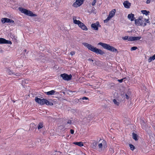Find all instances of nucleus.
Masks as SVG:
<instances>
[{"mask_svg": "<svg viewBox=\"0 0 155 155\" xmlns=\"http://www.w3.org/2000/svg\"><path fill=\"white\" fill-rule=\"evenodd\" d=\"M82 44L84 46L86 47L89 50L97 54L102 55L105 54V53L101 50L97 48L96 47H94L90 44L86 42H84Z\"/></svg>", "mask_w": 155, "mask_h": 155, "instance_id": "f257e3e1", "label": "nucleus"}, {"mask_svg": "<svg viewBox=\"0 0 155 155\" xmlns=\"http://www.w3.org/2000/svg\"><path fill=\"white\" fill-rule=\"evenodd\" d=\"M98 45H101L104 48L112 52H118L117 50L114 47L111 46L108 44L100 42L98 44Z\"/></svg>", "mask_w": 155, "mask_h": 155, "instance_id": "f03ea898", "label": "nucleus"}, {"mask_svg": "<svg viewBox=\"0 0 155 155\" xmlns=\"http://www.w3.org/2000/svg\"><path fill=\"white\" fill-rule=\"evenodd\" d=\"M18 9L21 13H24L25 15L31 17L37 16L36 14H34L32 12L26 9L23 8L21 7H19Z\"/></svg>", "mask_w": 155, "mask_h": 155, "instance_id": "7ed1b4c3", "label": "nucleus"}, {"mask_svg": "<svg viewBox=\"0 0 155 155\" xmlns=\"http://www.w3.org/2000/svg\"><path fill=\"white\" fill-rule=\"evenodd\" d=\"M60 76L63 80L68 81L71 80L72 77L71 74L68 75L65 73L61 74Z\"/></svg>", "mask_w": 155, "mask_h": 155, "instance_id": "20e7f679", "label": "nucleus"}, {"mask_svg": "<svg viewBox=\"0 0 155 155\" xmlns=\"http://www.w3.org/2000/svg\"><path fill=\"white\" fill-rule=\"evenodd\" d=\"M84 0H76V2L74 3L73 6L74 7L77 8L81 5L84 3Z\"/></svg>", "mask_w": 155, "mask_h": 155, "instance_id": "39448f33", "label": "nucleus"}, {"mask_svg": "<svg viewBox=\"0 0 155 155\" xmlns=\"http://www.w3.org/2000/svg\"><path fill=\"white\" fill-rule=\"evenodd\" d=\"M76 18L77 17L76 16H74L73 17V22L74 24L78 25L79 27L81 29L82 26L84 24L80 21L77 20Z\"/></svg>", "mask_w": 155, "mask_h": 155, "instance_id": "423d86ee", "label": "nucleus"}, {"mask_svg": "<svg viewBox=\"0 0 155 155\" xmlns=\"http://www.w3.org/2000/svg\"><path fill=\"white\" fill-rule=\"evenodd\" d=\"M0 44H8L11 45L12 42L9 40H6L3 38H0Z\"/></svg>", "mask_w": 155, "mask_h": 155, "instance_id": "0eeeda50", "label": "nucleus"}, {"mask_svg": "<svg viewBox=\"0 0 155 155\" xmlns=\"http://www.w3.org/2000/svg\"><path fill=\"white\" fill-rule=\"evenodd\" d=\"M45 100V99H41L40 98H38L37 97H36L35 99V102L41 105L44 104Z\"/></svg>", "mask_w": 155, "mask_h": 155, "instance_id": "6e6552de", "label": "nucleus"}, {"mask_svg": "<svg viewBox=\"0 0 155 155\" xmlns=\"http://www.w3.org/2000/svg\"><path fill=\"white\" fill-rule=\"evenodd\" d=\"M91 26L94 30H97L98 29V27H101V25L99 22H97L96 23L92 24Z\"/></svg>", "mask_w": 155, "mask_h": 155, "instance_id": "1a4fd4ad", "label": "nucleus"}, {"mask_svg": "<svg viewBox=\"0 0 155 155\" xmlns=\"http://www.w3.org/2000/svg\"><path fill=\"white\" fill-rule=\"evenodd\" d=\"M103 144H102V143H100L98 144V150L99 152H101L102 151L103 147H104V148L105 147V146L106 145H104V143H105L106 145V144L105 140H103Z\"/></svg>", "mask_w": 155, "mask_h": 155, "instance_id": "9d476101", "label": "nucleus"}, {"mask_svg": "<svg viewBox=\"0 0 155 155\" xmlns=\"http://www.w3.org/2000/svg\"><path fill=\"white\" fill-rule=\"evenodd\" d=\"M2 22L3 23H14V21L10 19L7 18H3L1 19Z\"/></svg>", "mask_w": 155, "mask_h": 155, "instance_id": "9b49d317", "label": "nucleus"}, {"mask_svg": "<svg viewBox=\"0 0 155 155\" xmlns=\"http://www.w3.org/2000/svg\"><path fill=\"white\" fill-rule=\"evenodd\" d=\"M144 21L143 20H139L138 22H137V24H135V25L137 26H145L147 24L146 23H144Z\"/></svg>", "mask_w": 155, "mask_h": 155, "instance_id": "f8f14e48", "label": "nucleus"}, {"mask_svg": "<svg viewBox=\"0 0 155 155\" xmlns=\"http://www.w3.org/2000/svg\"><path fill=\"white\" fill-rule=\"evenodd\" d=\"M124 7L126 8H130L131 5V3L129 2L128 1L124 2L123 3Z\"/></svg>", "mask_w": 155, "mask_h": 155, "instance_id": "ddd939ff", "label": "nucleus"}, {"mask_svg": "<svg viewBox=\"0 0 155 155\" xmlns=\"http://www.w3.org/2000/svg\"><path fill=\"white\" fill-rule=\"evenodd\" d=\"M127 17L131 21H134L135 19V18L134 17V15L132 13L128 14Z\"/></svg>", "mask_w": 155, "mask_h": 155, "instance_id": "4468645a", "label": "nucleus"}, {"mask_svg": "<svg viewBox=\"0 0 155 155\" xmlns=\"http://www.w3.org/2000/svg\"><path fill=\"white\" fill-rule=\"evenodd\" d=\"M97 142L95 140L93 141L91 145V146L93 148L95 149H97Z\"/></svg>", "mask_w": 155, "mask_h": 155, "instance_id": "2eb2a0df", "label": "nucleus"}, {"mask_svg": "<svg viewBox=\"0 0 155 155\" xmlns=\"http://www.w3.org/2000/svg\"><path fill=\"white\" fill-rule=\"evenodd\" d=\"M46 104L47 105H50L52 106L53 105V104L51 102H50V101H48L47 100L45 99V100L44 102V104Z\"/></svg>", "mask_w": 155, "mask_h": 155, "instance_id": "dca6fc26", "label": "nucleus"}, {"mask_svg": "<svg viewBox=\"0 0 155 155\" xmlns=\"http://www.w3.org/2000/svg\"><path fill=\"white\" fill-rule=\"evenodd\" d=\"M115 12L116 10L115 9H114L111 11L110 12L109 15L112 18L115 15Z\"/></svg>", "mask_w": 155, "mask_h": 155, "instance_id": "f3484780", "label": "nucleus"}, {"mask_svg": "<svg viewBox=\"0 0 155 155\" xmlns=\"http://www.w3.org/2000/svg\"><path fill=\"white\" fill-rule=\"evenodd\" d=\"M55 92V91L52 90L48 92H45V93L47 95H52L54 94Z\"/></svg>", "mask_w": 155, "mask_h": 155, "instance_id": "a211bd4d", "label": "nucleus"}, {"mask_svg": "<svg viewBox=\"0 0 155 155\" xmlns=\"http://www.w3.org/2000/svg\"><path fill=\"white\" fill-rule=\"evenodd\" d=\"M132 136L133 139H134L136 141L138 140V139L137 138V137L138 136L136 134H135L134 132H133L132 133Z\"/></svg>", "mask_w": 155, "mask_h": 155, "instance_id": "6ab92c4d", "label": "nucleus"}, {"mask_svg": "<svg viewBox=\"0 0 155 155\" xmlns=\"http://www.w3.org/2000/svg\"><path fill=\"white\" fill-rule=\"evenodd\" d=\"M73 144L78 146L80 147H82L84 145L82 142H74L73 143Z\"/></svg>", "mask_w": 155, "mask_h": 155, "instance_id": "aec40b11", "label": "nucleus"}, {"mask_svg": "<svg viewBox=\"0 0 155 155\" xmlns=\"http://www.w3.org/2000/svg\"><path fill=\"white\" fill-rule=\"evenodd\" d=\"M141 12L143 14V15H146L147 16L149 15V13H150V12L149 11H147L146 10H143L141 11Z\"/></svg>", "mask_w": 155, "mask_h": 155, "instance_id": "412c9836", "label": "nucleus"}, {"mask_svg": "<svg viewBox=\"0 0 155 155\" xmlns=\"http://www.w3.org/2000/svg\"><path fill=\"white\" fill-rule=\"evenodd\" d=\"M155 59V54L153 56L150 57L148 59V61L149 62H151L152 61L154 60Z\"/></svg>", "mask_w": 155, "mask_h": 155, "instance_id": "4be33fe9", "label": "nucleus"}, {"mask_svg": "<svg viewBox=\"0 0 155 155\" xmlns=\"http://www.w3.org/2000/svg\"><path fill=\"white\" fill-rule=\"evenodd\" d=\"M141 38L140 36L133 37V41H137L140 39Z\"/></svg>", "mask_w": 155, "mask_h": 155, "instance_id": "5701e85b", "label": "nucleus"}, {"mask_svg": "<svg viewBox=\"0 0 155 155\" xmlns=\"http://www.w3.org/2000/svg\"><path fill=\"white\" fill-rule=\"evenodd\" d=\"M143 18L142 16H140L137 19H135V24H137V22H138V21L139 20H142V19Z\"/></svg>", "mask_w": 155, "mask_h": 155, "instance_id": "b1692460", "label": "nucleus"}, {"mask_svg": "<svg viewBox=\"0 0 155 155\" xmlns=\"http://www.w3.org/2000/svg\"><path fill=\"white\" fill-rule=\"evenodd\" d=\"M43 127V125L42 123H40L38 125V130L42 128Z\"/></svg>", "mask_w": 155, "mask_h": 155, "instance_id": "393cba45", "label": "nucleus"}, {"mask_svg": "<svg viewBox=\"0 0 155 155\" xmlns=\"http://www.w3.org/2000/svg\"><path fill=\"white\" fill-rule=\"evenodd\" d=\"M111 18H112L108 15L107 18L104 20V22L105 23H107Z\"/></svg>", "mask_w": 155, "mask_h": 155, "instance_id": "a878e982", "label": "nucleus"}, {"mask_svg": "<svg viewBox=\"0 0 155 155\" xmlns=\"http://www.w3.org/2000/svg\"><path fill=\"white\" fill-rule=\"evenodd\" d=\"M81 29L84 31H87L88 30L87 28L84 24L82 26Z\"/></svg>", "mask_w": 155, "mask_h": 155, "instance_id": "bb28decb", "label": "nucleus"}, {"mask_svg": "<svg viewBox=\"0 0 155 155\" xmlns=\"http://www.w3.org/2000/svg\"><path fill=\"white\" fill-rule=\"evenodd\" d=\"M129 146L130 150H133L135 149V147L132 144H129Z\"/></svg>", "mask_w": 155, "mask_h": 155, "instance_id": "cd10ccee", "label": "nucleus"}, {"mask_svg": "<svg viewBox=\"0 0 155 155\" xmlns=\"http://www.w3.org/2000/svg\"><path fill=\"white\" fill-rule=\"evenodd\" d=\"M113 101L114 103L117 106H118L119 105V103L116 100L114 99L113 100Z\"/></svg>", "mask_w": 155, "mask_h": 155, "instance_id": "c85d7f7f", "label": "nucleus"}, {"mask_svg": "<svg viewBox=\"0 0 155 155\" xmlns=\"http://www.w3.org/2000/svg\"><path fill=\"white\" fill-rule=\"evenodd\" d=\"M128 40L129 41H133V36H129Z\"/></svg>", "mask_w": 155, "mask_h": 155, "instance_id": "c756f323", "label": "nucleus"}, {"mask_svg": "<svg viewBox=\"0 0 155 155\" xmlns=\"http://www.w3.org/2000/svg\"><path fill=\"white\" fill-rule=\"evenodd\" d=\"M8 73L9 74L11 75V74H14V73L12 71H11L10 70H8L7 71Z\"/></svg>", "mask_w": 155, "mask_h": 155, "instance_id": "7c9ffc66", "label": "nucleus"}, {"mask_svg": "<svg viewBox=\"0 0 155 155\" xmlns=\"http://www.w3.org/2000/svg\"><path fill=\"white\" fill-rule=\"evenodd\" d=\"M128 38H129L128 36H125L124 37H122V38L123 39L125 40H128Z\"/></svg>", "mask_w": 155, "mask_h": 155, "instance_id": "2f4dec72", "label": "nucleus"}, {"mask_svg": "<svg viewBox=\"0 0 155 155\" xmlns=\"http://www.w3.org/2000/svg\"><path fill=\"white\" fill-rule=\"evenodd\" d=\"M79 100H89L88 98V97H83L82 98H80L79 99Z\"/></svg>", "mask_w": 155, "mask_h": 155, "instance_id": "473e14b6", "label": "nucleus"}, {"mask_svg": "<svg viewBox=\"0 0 155 155\" xmlns=\"http://www.w3.org/2000/svg\"><path fill=\"white\" fill-rule=\"evenodd\" d=\"M137 48L135 46L132 47L131 48V51H134L136 50Z\"/></svg>", "mask_w": 155, "mask_h": 155, "instance_id": "72a5a7b5", "label": "nucleus"}, {"mask_svg": "<svg viewBox=\"0 0 155 155\" xmlns=\"http://www.w3.org/2000/svg\"><path fill=\"white\" fill-rule=\"evenodd\" d=\"M125 79V78H124L121 79H118L117 81L120 83H122L123 81V80Z\"/></svg>", "mask_w": 155, "mask_h": 155, "instance_id": "f704fd0d", "label": "nucleus"}, {"mask_svg": "<svg viewBox=\"0 0 155 155\" xmlns=\"http://www.w3.org/2000/svg\"><path fill=\"white\" fill-rule=\"evenodd\" d=\"M144 21H145V23H149L150 22V21H149V19H146L145 18L144 19Z\"/></svg>", "mask_w": 155, "mask_h": 155, "instance_id": "c9c22d12", "label": "nucleus"}, {"mask_svg": "<svg viewBox=\"0 0 155 155\" xmlns=\"http://www.w3.org/2000/svg\"><path fill=\"white\" fill-rule=\"evenodd\" d=\"M97 0H94V1L92 2V5L93 6H94L95 5V4Z\"/></svg>", "mask_w": 155, "mask_h": 155, "instance_id": "e433bc0d", "label": "nucleus"}, {"mask_svg": "<svg viewBox=\"0 0 155 155\" xmlns=\"http://www.w3.org/2000/svg\"><path fill=\"white\" fill-rule=\"evenodd\" d=\"M80 100L78 99H76L74 100V101L75 102V103H78L79 102V101Z\"/></svg>", "mask_w": 155, "mask_h": 155, "instance_id": "4c0bfd02", "label": "nucleus"}, {"mask_svg": "<svg viewBox=\"0 0 155 155\" xmlns=\"http://www.w3.org/2000/svg\"><path fill=\"white\" fill-rule=\"evenodd\" d=\"M70 54L72 56L75 54V52L72 51L70 52Z\"/></svg>", "mask_w": 155, "mask_h": 155, "instance_id": "58836bf2", "label": "nucleus"}, {"mask_svg": "<svg viewBox=\"0 0 155 155\" xmlns=\"http://www.w3.org/2000/svg\"><path fill=\"white\" fill-rule=\"evenodd\" d=\"M70 133L71 134H73L74 133V131L73 129H71L70 130Z\"/></svg>", "mask_w": 155, "mask_h": 155, "instance_id": "ea45409f", "label": "nucleus"}, {"mask_svg": "<svg viewBox=\"0 0 155 155\" xmlns=\"http://www.w3.org/2000/svg\"><path fill=\"white\" fill-rule=\"evenodd\" d=\"M20 74L19 73H16V74H15L14 73V75H15L16 76H20Z\"/></svg>", "mask_w": 155, "mask_h": 155, "instance_id": "a19ab883", "label": "nucleus"}, {"mask_svg": "<svg viewBox=\"0 0 155 155\" xmlns=\"http://www.w3.org/2000/svg\"><path fill=\"white\" fill-rule=\"evenodd\" d=\"M72 123L71 120H68V121L67 122V124H71Z\"/></svg>", "mask_w": 155, "mask_h": 155, "instance_id": "79ce46f5", "label": "nucleus"}, {"mask_svg": "<svg viewBox=\"0 0 155 155\" xmlns=\"http://www.w3.org/2000/svg\"><path fill=\"white\" fill-rule=\"evenodd\" d=\"M125 96L126 97L127 99H128L129 98V97L127 94H125Z\"/></svg>", "mask_w": 155, "mask_h": 155, "instance_id": "37998d69", "label": "nucleus"}, {"mask_svg": "<svg viewBox=\"0 0 155 155\" xmlns=\"http://www.w3.org/2000/svg\"><path fill=\"white\" fill-rule=\"evenodd\" d=\"M150 0H147L146 1L147 4H149L150 2Z\"/></svg>", "mask_w": 155, "mask_h": 155, "instance_id": "c03bdc74", "label": "nucleus"}, {"mask_svg": "<svg viewBox=\"0 0 155 155\" xmlns=\"http://www.w3.org/2000/svg\"><path fill=\"white\" fill-rule=\"evenodd\" d=\"M88 60L89 61H93V59H92L91 58H89L88 59Z\"/></svg>", "mask_w": 155, "mask_h": 155, "instance_id": "a18cd8bd", "label": "nucleus"}, {"mask_svg": "<svg viewBox=\"0 0 155 155\" xmlns=\"http://www.w3.org/2000/svg\"><path fill=\"white\" fill-rule=\"evenodd\" d=\"M71 154H72V153H73V151H70L69 152Z\"/></svg>", "mask_w": 155, "mask_h": 155, "instance_id": "49530a36", "label": "nucleus"}, {"mask_svg": "<svg viewBox=\"0 0 155 155\" xmlns=\"http://www.w3.org/2000/svg\"><path fill=\"white\" fill-rule=\"evenodd\" d=\"M82 154L81 155H86L85 154L83 153H81Z\"/></svg>", "mask_w": 155, "mask_h": 155, "instance_id": "de8ad7c7", "label": "nucleus"}, {"mask_svg": "<svg viewBox=\"0 0 155 155\" xmlns=\"http://www.w3.org/2000/svg\"><path fill=\"white\" fill-rule=\"evenodd\" d=\"M61 127H63V126H60L59 127L60 128H61Z\"/></svg>", "mask_w": 155, "mask_h": 155, "instance_id": "09e8293b", "label": "nucleus"}, {"mask_svg": "<svg viewBox=\"0 0 155 155\" xmlns=\"http://www.w3.org/2000/svg\"><path fill=\"white\" fill-rule=\"evenodd\" d=\"M63 93L64 94L65 93V92H63Z\"/></svg>", "mask_w": 155, "mask_h": 155, "instance_id": "8fccbe9b", "label": "nucleus"}, {"mask_svg": "<svg viewBox=\"0 0 155 155\" xmlns=\"http://www.w3.org/2000/svg\"><path fill=\"white\" fill-rule=\"evenodd\" d=\"M81 101H80V102L81 103ZM83 102H84V101H83Z\"/></svg>", "mask_w": 155, "mask_h": 155, "instance_id": "3c124183", "label": "nucleus"}, {"mask_svg": "<svg viewBox=\"0 0 155 155\" xmlns=\"http://www.w3.org/2000/svg\"><path fill=\"white\" fill-rule=\"evenodd\" d=\"M25 52H26V50H25Z\"/></svg>", "mask_w": 155, "mask_h": 155, "instance_id": "603ef678", "label": "nucleus"}, {"mask_svg": "<svg viewBox=\"0 0 155 155\" xmlns=\"http://www.w3.org/2000/svg\"><path fill=\"white\" fill-rule=\"evenodd\" d=\"M68 155H71L70 154H69Z\"/></svg>", "mask_w": 155, "mask_h": 155, "instance_id": "864d4df0", "label": "nucleus"}]
</instances>
